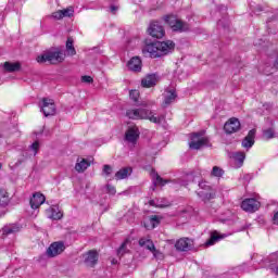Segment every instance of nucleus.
<instances>
[{"mask_svg": "<svg viewBox=\"0 0 278 278\" xmlns=\"http://www.w3.org/2000/svg\"><path fill=\"white\" fill-rule=\"evenodd\" d=\"M8 203H10L8 191H5V189H0V207H5Z\"/></svg>", "mask_w": 278, "mask_h": 278, "instance_id": "cd10ccee", "label": "nucleus"}, {"mask_svg": "<svg viewBox=\"0 0 278 278\" xmlns=\"http://www.w3.org/2000/svg\"><path fill=\"white\" fill-rule=\"evenodd\" d=\"M138 138H140V130H138V127H129L126 130L125 141L128 142V144H136Z\"/></svg>", "mask_w": 278, "mask_h": 278, "instance_id": "f8f14e48", "label": "nucleus"}, {"mask_svg": "<svg viewBox=\"0 0 278 278\" xmlns=\"http://www.w3.org/2000/svg\"><path fill=\"white\" fill-rule=\"evenodd\" d=\"M165 23L169 25L173 31H187L188 29V24L184 23L175 15H167L165 17Z\"/></svg>", "mask_w": 278, "mask_h": 278, "instance_id": "39448f33", "label": "nucleus"}, {"mask_svg": "<svg viewBox=\"0 0 278 278\" xmlns=\"http://www.w3.org/2000/svg\"><path fill=\"white\" fill-rule=\"evenodd\" d=\"M151 239H144V238H141L139 240V245L140 247H146V244L150 241Z\"/></svg>", "mask_w": 278, "mask_h": 278, "instance_id": "c03bdc74", "label": "nucleus"}, {"mask_svg": "<svg viewBox=\"0 0 278 278\" xmlns=\"http://www.w3.org/2000/svg\"><path fill=\"white\" fill-rule=\"evenodd\" d=\"M207 138L203 137V132H193L191 134V142L189 143V148L193 151H199L202 147H207Z\"/></svg>", "mask_w": 278, "mask_h": 278, "instance_id": "20e7f679", "label": "nucleus"}, {"mask_svg": "<svg viewBox=\"0 0 278 278\" xmlns=\"http://www.w3.org/2000/svg\"><path fill=\"white\" fill-rule=\"evenodd\" d=\"M160 225V217L157 215H152L149 219V224H146V229H155Z\"/></svg>", "mask_w": 278, "mask_h": 278, "instance_id": "bb28decb", "label": "nucleus"}, {"mask_svg": "<svg viewBox=\"0 0 278 278\" xmlns=\"http://www.w3.org/2000/svg\"><path fill=\"white\" fill-rule=\"evenodd\" d=\"M18 231H21V226L16 224L7 225L1 229L2 238H8V236L18 233Z\"/></svg>", "mask_w": 278, "mask_h": 278, "instance_id": "a211bd4d", "label": "nucleus"}, {"mask_svg": "<svg viewBox=\"0 0 278 278\" xmlns=\"http://www.w3.org/2000/svg\"><path fill=\"white\" fill-rule=\"evenodd\" d=\"M66 251V245L64 241H55L52 242L46 251L47 257H58V255H62Z\"/></svg>", "mask_w": 278, "mask_h": 278, "instance_id": "423d86ee", "label": "nucleus"}, {"mask_svg": "<svg viewBox=\"0 0 278 278\" xmlns=\"http://www.w3.org/2000/svg\"><path fill=\"white\" fill-rule=\"evenodd\" d=\"M255 134H257V130L251 129L248 132V136H245L244 139L242 140L241 147H243V149H247V151H249V149H251L253 144H255Z\"/></svg>", "mask_w": 278, "mask_h": 278, "instance_id": "2eb2a0df", "label": "nucleus"}, {"mask_svg": "<svg viewBox=\"0 0 278 278\" xmlns=\"http://www.w3.org/2000/svg\"><path fill=\"white\" fill-rule=\"evenodd\" d=\"M46 200L47 199L45 198V194L40 192L34 193L33 197L30 198L31 210H38V207H40V205H42V203H45Z\"/></svg>", "mask_w": 278, "mask_h": 278, "instance_id": "f3484780", "label": "nucleus"}, {"mask_svg": "<svg viewBox=\"0 0 278 278\" xmlns=\"http://www.w3.org/2000/svg\"><path fill=\"white\" fill-rule=\"evenodd\" d=\"M90 166V163L88 160L86 159H78L75 165V170L77 173H84L85 170H87Z\"/></svg>", "mask_w": 278, "mask_h": 278, "instance_id": "412c9836", "label": "nucleus"}, {"mask_svg": "<svg viewBox=\"0 0 278 278\" xmlns=\"http://www.w3.org/2000/svg\"><path fill=\"white\" fill-rule=\"evenodd\" d=\"M39 108L45 116H55L56 109L55 101H53V99L43 98L39 104Z\"/></svg>", "mask_w": 278, "mask_h": 278, "instance_id": "0eeeda50", "label": "nucleus"}, {"mask_svg": "<svg viewBox=\"0 0 278 278\" xmlns=\"http://www.w3.org/2000/svg\"><path fill=\"white\" fill-rule=\"evenodd\" d=\"M224 130L226 134H236V131H240V121L236 117H231L224 125Z\"/></svg>", "mask_w": 278, "mask_h": 278, "instance_id": "4468645a", "label": "nucleus"}, {"mask_svg": "<svg viewBox=\"0 0 278 278\" xmlns=\"http://www.w3.org/2000/svg\"><path fill=\"white\" fill-rule=\"evenodd\" d=\"M174 49L175 42L172 40L155 41L146 45L142 49V53L143 55H150V58H162L164 55H168V53H173Z\"/></svg>", "mask_w": 278, "mask_h": 278, "instance_id": "f257e3e1", "label": "nucleus"}, {"mask_svg": "<svg viewBox=\"0 0 278 278\" xmlns=\"http://www.w3.org/2000/svg\"><path fill=\"white\" fill-rule=\"evenodd\" d=\"M264 75H270L273 72H270V67L266 66L265 70L263 71Z\"/></svg>", "mask_w": 278, "mask_h": 278, "instance_id": "a18cd8bd", "label": "nucleus"}, {"mask_svg": "<svg viewBox=\"0 0 278 278\" xmlns=\"http://www.w3.org/2000/svg\"><path fill=\"white\" fill-rule=\"evenodd\" d=\"M63 14V18H71L75 14V9L73 7H68L66 9L61 10Z\"/></svg>", "mask_w": 278, "mask_h": 278, "instance_id": "7c9ffc66", "label": "nucleus"}, {"mask_svg": "<svg viewBox=\"0 0 278 278\" xmlns=\"http://www.w3.org/2000/svg\"><path fill=\"white\" fill-rule=\"evenodd\" d=\"M129 97L130 99H132V101H138V97H140V93L138 92V90H131L129 92Z\"/></svg>", "mask_w": 278, "mask_h": 278, "instance_id": "4c0bfd02", "label": "nucleus"}, {"mask_svg": "<svg viewBox=\"0 0 278 278\" xmlns=\"http://www.w3.org/2000/svg\"><path fill=\"white\" fill-rule=\"evenodd\" d=\"M131 175V167H124L116 172L115 179L121 181V179H127Z\"/></svg>", "mask_w": 278, "mask_h": 278, "instance_id": "5701e85b", "label": "nucleus"}, {"mask_svg": "<svg viewBox=\"0 0 278 278\" xmlns=\"http://www.w3.org/2000/svg\"><path fill=\"white\" fill-rule=\"evenodd\" d=\"M31 151H34V155H37L38 150L40 149V143L38 141H35L31 146H30Z\"/></svg>", "mask_w": 278, "mask_h": 278, "instance_id": "e433bc0d", "label": "nucleus"}, {"mask_svg": "<svg viewBox=\"0 0 278 278\" xmlns=\"http://www.w3.org/2000/svg\"><path fill=\"white\" fill-rule=\"evenodd\" d=\"M263 138L265 140H270V139L275 138V129L267 128V129L263 130Z\"/></svg>", "mask_w": 278, "mask_h": 278, "instance_id": "2f4dec72", "label": "nucleus"}, {"mask_svg": "<svg viewBox=\"0 0 278 278\" xmlns=\"http://www.w3.org/2000/svg\"><path fill=\"white\" fill-rule=\"evenodd\" d=\"M84 263L90 268H94L99 262V252L97 250H90L83 255Z\"/></svg>", "mask_w": 278, "mask_h": 278, "instance_id": "9d476101", "label": "nucleus"}, {"mask_svg": "<svg viewBox=\"0 0 278 278\" xmlns=\"http://www.w3.org/2000/svg\"><path fill=\"white\" fill-rule=\"evenodd\" d=\"M81 81L84 84H92V81H94V79H92V76H81Z\"/></svg>", "mask_w": 278, "mask_h": 278, "instance_id": "ea45409f", "label": "nucleus"}, {"mask_svg": "<svg viewBox=\"0 0 278 278\" xmlns=\"http://www.w3.org/2000/svg\"><path fill=\"white\" fill-rule=\"evenodd\" d=\"M217 25H218V27H223V21H219V22L217 23Z\"/></svg>", "mask_w": 278, "mask_h": 278, "instance_id": "09e8293b", "label": "nucleus"}, {"mask_svg": "<svg viewBox=\"0 0 278 278\" xmlns=\"http://www.w3.org/2000/svg\"><path fill=\"white\" fill-rule=\"evenodd\" d=\"M126 116L132 121H150V123H154L155 125H162L165 118L164 115L155 116V113L147 109H130L126 112Z\"/></svg>", "mask_w": 278, "mask_h": 278, "instance_id": "f03ea898", "label": "nucleus"}, {"mask_svg": "<svg viewBox=\"0 0 278 278\" xmlns=\"http://www.w3.org/2000/svg\"><path fill=\"white\" fill-rule=\"evenodd\" d=\"M199 186H200L201 188H205L206 185H205V182H200Z\"/></svg>", "mask_w": 278, "mask_h": 278, "instance_id": "de8ad7c7", "label": "nucleus"}, {"mask_svg": "<svg viewBox=\"0 0 278 278\" xmlns=\"http://www.w3.org/2000/svg\"><path fill=\"white\" fill-rule=\"evenodd\" d=\"M52 18H55V21H62V18H64L62 10L52 13Z\"/></svg>", "mask_w": 278, "mask_h": 278, "instance_id": "c9c22d12", "label": "nucleus"}, {"mask_svg": "<svg viewBox=\"0 0 278 278\" xmlns=\"http://www.w3.org/2000/svg\"><path fill=\"white\" fill-rule=\"evenodd\" d=\"M152 181L154 184V186H166V184H168L169 180H166L164 178H162L157 173L152 172Z\"/></svg>", "mask_w": 278, "mask_h": 278, "instance_id": "b1692460", "label": "nucleus"}, {"mask_svg": "<svg viewBox=\"0 0 278 278\" xmlns=\"http://www.w3.org/2000/svg\"><path fill=\"white\" fill-rule=\"evenodd\" d=\"M148 34L152 38H164L166 31L164 30V26L160 22H152L148 27Z\"/></svg>", "mask_w": 278, "mask_h": 278, "instance_id": "6e6552de", "label": "nucleus"}, {"mask_svg": "<svg viewBox=\"0 0 278 278\" xmlns=\"http://www.w3.org/2000/svg\"><path fill=\"white\" fill-rule=\"evenodd\" d=\"M127 253V241H124L117 250L118 257H123Z\"/></svg>", "mask_w": 278, "mask_h": 278, "instance_id": "473e14b6", "label": "nucleus"}, {"mask_svg": "<svg viewBox=\"0 0 278 278\" xmlns=\"http://www.w3.org/2000/svg\"><path fill=\"white\" fill-rule=\"evenodd\" d=\"M63 60L64 53L59 49L46 50L36 58L38 64H61Z\"/></svg>", "mask_w": 278, "mask_h": 278, "instance_id": "7ed1b4c3", "label": "nucleus"}, {"mask_svg": "<svg viewBox=\"0 0 278 278\" xmlns=\"http://www.w3.org/2000/svg\"><path fill=\"white\" fill-rule=\"evenodd\" d=\"M157 81H160L157 74H148L141 79V86L142 88H153V86H157Z\"/></svg>", "mask_w": 278, "mask_h": 278, "instance_id": "ddd939ff", "label": "nucleus"}, {"mask_svg": "<svg viewBox=\"0 0 278 278\" xmlns=\"http://www.w3.org/2000/svg\"><path fill=\"white\" fill-rule=\"evenodd\" d=\"M223 169L218 166H214L212 170L213 177H223Z\"/></svg>", "mask_w": 278, "mask_h": 278, "instance_id": "72a5a7b5", "label": "nucleus"}, {"mask_svg": "<svg viewBox=\"0 0 278 278\" xmlns=\"http://www.w3.org/2000/svg\"><path fill=\"white\" fill-rule=\"evenodd\" d=\"M3 68L7 73H17V71H21V63L4 62Z\"/></svg>", "mask_w": 278, "mask_h": 278, "instance_id": "4be33fe9", "label": "nucleus"}, {"mask_svg": "<svg viewBox=\"0 0 278 278\" xmlns=\"http://www.w3.org/2000/svg\"><path fill=\"white\" fill-rule=\"evenodd\" d=\"M149 204L152 205V207H168V204L160 203V200H151Z\"/></svg>", "mask_w": 278, "mask_h": 278, "instance_id": "f704fd0d", "label": "nucleus"}, {"mask_svg": "<svg viewBox=\"0 0 278 278\" xmlns=\"http://www.w3.org/2000/svg\"><path fill=\"white\" fill-rule=\"evenodd\" d=\"M154 257L156 260H160V257H162V252H160L157 249L154 248V251H152Z\"/></svg>", "mask_w": 278, "mask_h": 278, "instance_id": "37998d69", "label": "nucleus"}, {"mask_svg": "<svg viewBox=\"0 0 278 278\" xmlns=\"http://www.w3.org/2000/svg\"><path fill=\"white\" fill-rule=\"evenodd\" d=\"M146 249H148V251H151V253L153 251H155V244H153V241H149L147 244H146Z\"/></svg>", "mask_w": 278, "mask_h": 278, "instance_id": "a19ab883", "label": "nucleus"}, {"mask_svg": "<svg viewBox=\"0 0 278 278\" xmlns=\"http://www.w3.org/2000/svg\"><path fill=\"white\" fill-rule=\"evenodd\" d=\"M106 190L109 194H116V188L112 185H106Z\"/></svg>", "mask_w": 278, "mask_h": 278, "instance_id": "79ce46f5", "label": "nucleus"}, {"mask_svg": "<svg viewBox=\"0 0 278 278\" xmlns=\"http://www.w3.org/2000/svg\"><path fill=\"white\" fill-rule=\"evenodd\" d=\"M1 167H2V165L0 164V170H1Z\"/></svg>", "mask_w": 278, "mask_h": 278, "instance_id": "8fccbe9b", "label": "nucleus"}, {"mask_svg": "<svg viewBox=\"0 0 278 278\" xmlns=\"http://www.w3.org/2000/svg\"><path fill=\"white\" fill-rule=\"evenodd\" d=\"M268 268L274 275H278V252L269 255Z\"/></svg>", "mask_w": 278, "mask_h": 278, "instance_id": "aec40b11", "label": "nucleus"}, {"mask_svg": "<svg viewBox=\"0 0 278 278\" xmlns=\"http://www.w3.org/2000/svg\"><path fill=\"white\" fill-rule=\"evenodd\" d=\"M223 238H225V236L219 235L217 231L212 232L210 240L206 241V247L216 244V242H218V240H223Z\"/></svg>", "mask_w": 278, "mask_h": 278, "instance_id": "a878e982", "label": "nucleus"}, {"mask_svg": "<svg viewBox=\"0 0 278 278\" xmlns=\"http://www.w3.org/2000/svg\"><path fill=\"white\" fill-rule=\"evenodd\" d=\"M175 99H177V93L175 92V90H166L164 99L165 105H170V103H173Z\"/></svg>", "mask_w": 278, "mask_h": 278, "instance_id": "393cba45", "label": "nucleus"}, {"mask_svg": "<svg viewBox=\"0 0 278 278\" xmlns=\"http://www.w3.org/2000/svg\"><path fill=\"white\" fill-rule=\"evenodd\" d=\"M260 201L253 199V198H250V199H245L242 201L241 203V208L244 211V212H257L260 210Z\"/></svg>", "mask_w": 278, "mask_h": 278, "instance_id": "9b49d317", "label": "nucleus"}, {"mask_svg": "<svg viewBox=\"0 0 278 278\" xmlns=\"http://www.w3.org/2000/svg\"><path fill=\"white\" fill-rule=\"evenodd\" d=\"M229 157L233 160L237 166L240 168L244 164V160H247V154L244 152H232Z\"/></svg>", "mask_w": 278, "mask_h": 278, "instance_id": "6ab92c4d", "label": "nucleus"}, {"mask_svg": "<svg viewBox=\"0 0 278 278\" xmlns=\"http://www.w3.org/2000/svg\"><path fill=\"white\" fill-rule=\"evenodd\" d=\"M73 38L70 37L66 41V50L67 55H77V50H75V46H73Z\"/></svg>", "mask_w": 278, "mask_h": 278, "instance_id": "c756f323", "label": "nucleus"}, {"mask_svg": "<svg viewBox=\"0 0 278 278\" xmlns=\"http://www.w3.org/2000/svg\"><path fill=\"white\" fill-rule=\"evenodd\" d=\"M112 173V166L110 165H104L103 166V175H105V177H110V174Z\"/></svg>", "mask_w": 278, "mask_h": 278, "instance_id": "58836bf2", "label": "nucleus"}, {"mask_svg": "<svg viewBox=\"0 0 278 278\" xmlns=\"http://www.w3.org/2000/svg\"><path fill=\"white\" fill-rule=\"evenodd\" d=\"M127 66L132 73H140L142 71V60L139 56H134L128 61Z\"/></svg>", "mask_w": 278, "mask_h": 278, "instance_id": "dca6fc26", "label": "nucleus"}, {"mask_svg": "<svg viewBox=\"0 0 278 278\" xmlns=\"http://www.w3.org/2000/svg\"><path fill=\"white\" fill-rule=\"evenodd\" d=\"M50 212L51 215L49 216V218H51L52 220H60L63 216L58 206L50 207Z\"/></svg>", "mask_w": 278, "mask_h": 278, "instance_id": "c85d7f7f", "label": "nucleus"}, {"mask_svg": "<svg viewBox=\"0 0 278 278\" xmlns=\"http://www.w3.org/2000/svg\"><path fill=\"white\" fill-rule=\"evenodd\" d=\"M176 251L188 252L194 249V241L190 238H180L175 243Z\"/></svg>", "mask_w": 278, "mask_h": 278, "instance_id": "1a4fd4ad", "label": "nucleus"}, {"mask_svg": "<svg viewBox=\"0 0 278 278\" xmlns=\"http://www.w3.org/2000/svg\"><path fill=\"white\" fill-rule=\"evenodd\" d=\"M116 10H117L116 7H114V5L111 7V12H113V14L116 12Z\"/></svg>", "mask_w": 278, "mask_h": 278, "instance_id": "49530a36", "label": "nucleus"}]
</instances>
